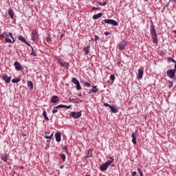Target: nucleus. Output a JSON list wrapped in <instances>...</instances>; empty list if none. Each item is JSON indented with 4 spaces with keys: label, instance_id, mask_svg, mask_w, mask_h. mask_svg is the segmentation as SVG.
I'll list each match as a JSON object with an SVG mask.
<instances>
[{
    "label": "nucleus",
    "instance_id": "bf43d9fd",
    "mask_svg": "<svg viewBox=\"0 0 176 176\" xmlns=\"http://www.w3.org/2000/svg\"><path fill=\"white\" fill-rule=\"evenodd\" d=\"M45 134H49V132H45Z\"/></svg>",
    "mask_w": 176,
    "mask_h": 176
},
{
    "label": "nucleus",
    "instance_id": "cd10ccee",
    "mask_svg": "<svg viewBox=\"0 0 176 176\" xmlns=\"http://www.w3.org/2000/svg\"><path fill=\"white\" fill-rule=\"evenodd\" d=\"M54 135V132H52L50 136L46 135L45 136V138H46L47 140H52V138H53Z\"/></svg>",
    "mask_w": 176,
    "mask_h": 176
},
{
    "label": "nucleus",
    "instance_id": "a19ab883",
    "mask_svg": "<svg viewBox=\"0 0 176 176\" xmlns=\"http://www.w3.org/2000/svg\"><path fill=\"white\" fill-rule=\"evenodd\" d=\"M110 79H111V80H115V75L111 74L110 76Z\"/></svg>",
    "mask_w": 176,
    "mask_h": 176
},
{
    "label": "nucleus",
    "instance_id": "09e8293b",
    "mask_svg": "<svg viewBox=\"0 0 176 176\" xmlns=\"http://www.w3.org/2000/svg\"><path fill=\"white\" fill-rule=\"evenodd\" d=\"M102 6H105L107 5V1H104L103 3H102Z\"/></svg>",
    "mask_w": 176,
    "mask_h": 176
},
{
    "label": "nucleus",
    "instance_id": "864d4df0",
    "mask_svg": "<svg viewBox=\"0 0 176 176\" xmlns=\"http://www.w3.org/2000/svg\"><path fill=\"white\" fill-rule=\"evenodd\" d=\"M167 6H168V4L166 5L165 7H164V9L166 8H167Z\"/></svg>",
    "mask_w": 176,
    "mask_h": 176
},
{
    "label": "nucleus",
    "instance_id": "4c0bfd02",
    "mask_svg": "<svg viewBox=\"0 0 176 176\" xmlns=\"http://www.w3.org/2000/svg\"><path fill=\"white\" fill-rule=\"evenodd\" d=\"M138 171L140 176H144V174L142 173V170H141V168H138Z\"/></svg>",
    "mask_w": 176,
    "mask_h": 176
},
{
    "label": "nucleus",
    "instance_id": "8fccbe9b",
    "mask_svg": "<svg viewBox=\"0 0 176 176\" xmlns=\"http://www.w3.org/2000/svg\"><path fill=\"white\" fill-rule=\"evenodd\" d=\"M98 5H99V6H102V3L99 2V3H98Z\"/></svg>",
    "mask_w": 176,
    "mask_h": 176
},
{
    "label": "nucleus",
    "instance_id": "13d9d810",
    "mask_svg": "<svg viewBox=\"0 0 176 176\" xmlns=\"http://www.w3.org/2000/svg\"><path fill=\"white\" fill-rule=\"evenodd\" d=\"M63 167H64L63 166H60V168H63Z\"/></svg>",
    "mask_w": 176,
    "mask_h": 176
},
{
    "label": "nucleus",
    "instance_id": "473e14b6",
    "mask_svg": "<svg viewBox=\"0 0 176 176\" xmlns=\"http://www.w3.org/2000/svg\"><path fill=\"white\" fill-rule=\"evenodd\" d=\"M92 153H93V150L90 149V150L88 151L87 157H91Z\"/></svg>",
    "mask_w": 176,
    "mask_h": 176
},
{
    "label": "nucleus",
    "instance_id": "79ce46f5",
    "mask_svg": "<svg viewBox=\"0 0 176 176\" xmlns=\"http://www.w3.org/2000/svg\"><path fill=\"white\" fill-rule=\"evenodd\" d=\"M173 81H170V82H169V88H170V89H171V87H173Z\"/></svg>",
    "mask_w": 176,
    "mask_h": 176
},
{
    "label": "nucleus",
    "instance_id": "7ed1b4c3",
    "mask_svg": "<svg viewBox=\"0 0 176 176\" xmlns=\"http://www.w3.org/2000/svg\"><path fill=\"white\" fill-rule=\"evenodd\" d=\"M32 41H34L35 42L38 38H39V34H38V30L36 29H33L32 31Z\"/></svg>",
    "mask_w": 176,
    "mask_h": 176
},
{
    "label": "nucleus",
    "instance_id": "c85d7f7f",
    "mask_svg": "<svg viewBox=\"0 0 176 176\" xmlns=\"http://www.w3.org/2000/svg\"><path fill=\"white\" fill-rule=\"evenodd\" d=\"M63 151H65L67 155H69V149H68V147L67 146H63Z\"/></svg>",
    "mask_w": 176,
    "mask_h": 176
},
{
    "label": "nucleus",
    "instance_id": "5fc2aeb1",
    "mask_svg": "<svg viewBox=\"0 0 176 176\" xmlns=\"http://www.w3.org/2000/svg\"><path fill=\"white\" fill-rule=\"evenodd\" d=\"M25 135H26L25 133L23 134V137H25Z\"/></svg>",
    "mask_w": 176,
    "mask_h": 176
},
{
    "label": "nucleus",
    "instance_id": "2eb2a0df",
    "mask_svg": "<svg viewBox=\"0 0 176 176\" xmlns=\"http://www.w3.org/2000/svg\"><path fill=\"white\" fill-rule=\"evenodd\" d=\"M58 63L62 66V67H67L68 65V63L64 60V59L59 58L58 59Z\"/></svg>",
    "mask_w": 176,
    "mask_h": 176
},
{
    "label": "nucleus",
    "instance_id": "aec40b11",
    "mask_svg": "<svg viewBox=\"0 0 176 176\" xmlns=\"http://www.w3.org/2000/svg\"><path fill=\"white\" fill-rule=\"evenodd\" d=\"M83 50L85 51V54H89V53H90V43H89L87 47H85Z\"/></svg>",
    "mask_w": 176,
    "mask_h": 176
},
{
    "label": "nucleus",
    "instance_id": "72a5a7b5",
    "mask_svg": "<svg viewBox=\"0 0 176 176\" xmlns=\"http://www.w3.org/2000/svg\"><path fill=\"white\" fill-rule=\"evenodd\" d=\"M76 90H81L82 89V87L80 86V82H79L78 84H76Z\"/></svg>",
    "mask_w": 176,
    "mask_h": 176
},
{
    "label": "nucleus",
    "instance_id": "39448f33",
    "mask_svg": "<svg viewBox=\"0 0 176 176\" xmlns=\"http://www.w3.org/2000/svg\"><path fill=\"white\" fill-rule=\"evenodd\" d=\"M126 45H127V42L125 40H122L118 44V47L120 50H124Z\"/></svg>",
    "mask_w": 176,
    "mask_h": 176
},
{
    "label": "nucleus",
    "instance_id": "0e129e2a",
    "mask_svg": "<svg viewBox=\"0 0 176 176\" xmlns=\"http://www.w3.org/2000/svg\"><path fill=\"white\" fill-rule=\"evenodd\" d=\"M31 1H34V0H31Z\"/></svg>",
    "mask_w": 176,
    "mask_h": 176
},
{
    "label": "nucleus",
    "instance_id": "a211bd4d",
    "mask_svg": "<svg viewBox=\"0 0 176 176\" xmlns=\"http://www.w3.org/2000/svg\"><path fill=\"white\" fill-rule=\"evenodd\" d=\"M69 102H73L75 104H79V102H80V100L78 99V98H74L72 97H70L69 98Z\"/></svg>",
    "mask_w": 176,
    "mask_h": 176
},
{
    "label": "nucleus",
    "instance_id": "680f3d73",
    "mask_svg": "<svg viewBox=\"0 0 176 176\" xmlns=\"http://www.w3.org/2000/svg\"><path fill=\"white\" fill-rule=\"evenodd\" d=\"M174 2H176V1L175 0H173Z\"/></svg>",
    "mask_w": 176,
    "mask_h": 176
},
{
    "label": "nucleus",
    "instance_id": "37998d69",
    "mask_svg": "<svg viewBox=\"0 0 176 176\" xmlns=\"http://www.w3.org/2000/svg\"><path fill=\"white\" fill-rule=\"evenodd\" d=\"M98 39H100V38L98 37V36L95 35L94 41H98Z\"/></svg>",
    "mask_w": 176,
    "mask_h": 176
},
{
    "label": "nucleus",
    "instance_id": "c756f323",
    "mask_svg": "<svg viewBox=\"0 0 176 176\" xmlns=\"http://www.w3.org/2000/svg\"><path fill=\"white\" fill-rule=\"evenodd\" d=\"M32 49V52H31V56H33V57H36V53H35V51L34 50V47H31Z\"/></svg>",
    "mask_w": 176,
    "mask_h": 176
},
{
    "label": "nucleus",
    "instance_id": "f257e3e1",
    "mask_svg": "<svg viewBox=\"0 0 176 176\" xmlns=\"http://www.w3.org/2000/svg\"><path fill=\"white\" fill-rule=\"evenodd\" d=\"M150 33L153 38V43H157V34H156V29H155V25H151Z\"/></svg>",
    "mask_w": 176,
    "mask_h": 176
},
{
    "label": "nucleus",
    "instance_id": "6e6d98bb",
    "mask_svg": "<svg viewBox=\"0 0 176 176\" xmlns=\"http://www.w3.org/2000/svg\"><path fill=\"white\" fill-rule=\"evenodd\" d=\"M79 97H82V95L81 94H78Z\"/></svg>",
    "mask_w": 176,
    "mask_h": 176
},
{
    "label": "nucleus",
    "instance_id": "20e7f679",
    "mask_svg": "<svg viewBox=\"0 0 176 176\" xmlns=\"http://www.w3.org/2000/svg\"><path fill=\"white\" fill-rule=\"evenodd\" d=\"M175 72L174 69H168L166 71V75L170 79H174L175 78Z\"/></svg>",
    "mask_w": 176,
    "mask_h": 176
},
{
    "label": "nucleus",
    "instance_id": "ea45409f",
    "mask_svg": "<svg viewBox=\"0 0 176 176\" xmlns=\"http://www.w3.org/2000/svg\"><path fill=\"white\" fill-rule=\"evenodd\" d=\"M62 108H66L67 109H69V108H71V106H67V105H63L62 104Z\"/></svg>",
    "mask_w": 176,
    "mask_h": 176
},
{
    "label": "nucleus",
    "instance_id": "58836bf2",
    "mask_svg": "<svg viewBox=\"0 0 176 176\" xmlns=\"http://www.w3.org/2000/svg\"><path fill=\"white\" fill-rule=\"evenodd\" d=\"M83 85H85V86H90V83H89V82L84 80L82 81Z\"/></svg>",
    "mask_w": 176,
    "mask_h": 176
},
{
    "label": "nucleus",
    "instance_id": "e433bc0d",
    "mask_svg": "<svg viewBox=\"0 0 176 176\" xmlns=\"http://www.w3.org/2000/svg\"><path fill=\"white\" fill-rule=\"evenodd\" d=\"M60 156L61 159L63 160V161L65 162V159H67L66 157H65V154H60Z\"/></svg>",
    "mask_w": 176,
    "mask_h": 176
},
{
    "label": "nucleus",
    "instance_id": "052dcab7",
    "mask_svg": "<svg viewBox=\"0 0 176 176\" xmlns=\"http://www.w3.org/2000/svg\"><path fill=\"white\" fill-rule=\"evenodd\" d=\"M175 34H176V30L174 31Z\"/></svg>",
    "mask_w": 176,
    "mask_h": 176
},
{
    "label": "nucleus",
    "instance_id": "f8f14e48",
    "mask_svg": "<svg viewBox=\"0 0 176 176\" xmlns=\"http://www.w3.org/2000/svg\"><path fill=\"white\" fill-rule=\"evenodd\" d=\"M14 65L15 69H16V71H20V70L23 69V66H21V65H20V63L17 61L14 62Z\"/></svg>",
    "mask_w": 176,
    "mask_h": 176
},
{
    "label": "nucleus",
    "instance_id": "4468645a",
    "mask_svg": "<svg viewBox=\"0 0 176 176\" xmlns=\"http://www.w3.org/2000/svg\"><path fill=\"white\" fill-rule=\"evenodd\" d=\"M63 107H64L63 106V104H59L56 107H54L52 110V113H57L58 112V109L63 108Z\"/></svg>",
    "mask_w": 176,
    "mask_h": 176
},
{
    "label": "nucleus",
    "instance_id": "0eeeda50",
    "mask_svg": "<svg viewBox=\"0 0 176 176\" xmlns=\"http://www.w3.org/2000/svg\"><path fill=\"white\" fill-rule=\"evenodd\" d=\"M71 116L72 118H74V119H79V118H80V116H82V111H72L71 113Z\"/></svg>",
    "mask_w": 176,
    "mask_h": 176
},
{
    "label": "nucleus",
    "instance_id": "a878e982",
    "mask_svg": "<svg viewBox=\"0 0 176 176\" xmlns=\"http://www.w3.org/2000/svg\"><path fill=\"white\" fill-rule=\"evenodd\" d=\"M72 83H74V85H78L79 83V80L77 79L76 78L74 77L72 79Z\"/></svg>",
    "mask_w": 176,
    "mask_h": 176
},
{
    "label": "nucleus",
    "instance_id": "c9c22d12",
    "mask_svg": "<svg viewBox=\"0 0 176 176\" xmlns=\"http://www.w3.org/2000/svg\"><path fill=\"white\" fill-rule=\"evenodd\" d=\"M168 61H170L171 63H174L175 64H176V60H175L174 58H173L171 57H168Z\"/></svg>",
    "mask_w": 176,
    "mask_h": 176
},
{
    "label": "nucleus",
    "instance_id": "b1692460",
    "mask_svg": "<svg viewBox=\"0 0 176 176\" xmlns=\"http://www.w3.org/2000/svg\"><path fill=\"white\" fill-rule=\"evenodd\" d=\"M10 35H9V33L4 32L3 34H0V38H9Z\"/></svg>",
    "mask_w": 176,
    "mask_h": 176
},
{
    "label": "nucleus",
    "instance_id": "bb28decb",
    "mask_svg": "<svg viewBox=\"0 0 176 176\" xmlns=\"http://www.w3.org/2000/svg\"><path fill=\"white\" fill-rule=\"evenodd\" d=\"M43 116L45 120H49V117H47V113H46V110H44L43 112Z\"/></svg>",
    "mask_w": 176,
    "mask_h": 176
},
{
    "label": "nucleus",
    "instance_id": "e2e57ef3",
    "mask_svg": "<svg viewBox=\"0 0 176 176\" xmlns=\"http://www.w3.org/2000/svg\"><path fill=\"white\" fill-rule=\"evenodd\" d=\"M47 142H50V141H49V140H47Z\"/></svg>",
    "mask_w": 176,
    "mask_h": 176
},
{
    "label": "nucleus",
    "instance_id": "9d476101",
    "mask_svg": "<svg viewBox=\"0 0 176 176\" xmlns=\"http://www.w3.org/2000/svg\"><path fill=\"white\" fill-rule=\"evenodd\" d=\"M18 39L19 41H21V42H23V43H25V45H27V46H31V44H30L23 36H19Z\"/></svg>",
    "mask_w": 176,
    "mask_h": 176
},
{
    "label": "nucleus",
    "instance_id": "c03bdc74",
    "mask_svg": "<svg viewBox=\"0 0 176 176\" xmlns=\"http://www.w3.org/2000/svg\"><path fill=\"white\" fill-rule=\"evenodd\" d=\"M92 10H100V8L94 7V8H92Z\"/></svg>",
    "mask_w": 176,
    "mask_h": 176
},
{
    "label": "nucleus",
    "instance_id": "de8ad7c7",
    "mask_svg": "<svg viewBox=\"0 0 176 176\" xmlns=\"http://www.w3.org/2000/svg\"><path fill=\"white\" fill-rule=\"evenodd\" d=\"M104 35H111V32H104Z\"/></svg>",
    "mask_w": 176,
    "mask_h": 176
},
{
    "label": "nucleus",
    "instance_id": "393cba45",
    "mask_svg": "<svg viewBox=\"0 0 176 176\" xmlns=\"http://www.w3.org/2000/svg\"><path fill=\"white\" fill-rule=\"evenodd\" d=\"M27 85L28 87H29L30 90L34 89V83H32V81H28Z\"/></svg>",
    "mask_w": 176,
    "mask_h": 176
},
{
    "label": "nucleus",
    "instance_id": "ddd939ff",
    "mask_svg": "<svg viewBox=\"0 0 176 176\" xmlns=\"http://www.w3.org/2000/svg\"><path fill=\"white\" fill-rule=\"evenodd\" d=\"M55 138L57 142H61V132H56L55 133Z\"/></svg>",
    "mask_w": 176,
    "mask_h": 176
},
{
    "label": "nucleus",
    "instance_id": "5701e85b",
    "mask_svg": "<svg viewBox=\"0 0 176 176\" xmlns=\"http://www.w3.org/2000/svg\"><path fill=\"white\" fill-rule=\"evenodd\" d=\"M102 16V13L100 12L97 14H95L92 16V19H94V20H97L98 19H100V17H101Z\"/></svg>",
    "mask_w": 176,
    "mask_h": 176
},
{
    "label": "nucleus",
    "instance_id": "4d7b16f0",
    "mask_svg": "<svg viewBox=\"0 0 176 176\" xmlns=\"http://www.w3.org/2000/svg\"><path fill=\"white\" fill-rule=\"evenodd\" d=\"M144 2H148V0H144Z\"/></svg>",
    "mask_w": 176,
    "mask_h": 176
},
{
    "label": "nucleus",
    "instance_id": "7c9ffc66",
    "mask_svg": "<svg viewBox=\"0 0 176 176\" xmlns=\"http://www.w3.org/2000/svg\"><path fill=\"white\" fill-rule=\"evenodd\" d=\"M1 160H3V162L6 163V162H8V157H6V155H2L1 156Z\"/></svg>",
    "mask_w": 176,
    "mask_h": 176
},
{
    "label": "nucleus",
    "instance_id": "3c124183",
    "mask_svg": "<svg viewBox=\"0 0 176 176\" xmlns=\"http://www.w3.org/2000/svg\"><path fill=\"white\" fill-rule=\"evenodd\" d=\"M176 72V63H175V69H173Z\"/></svg>",
    "mask_w": 176,
    "mask_h": 176
},
{
    "label": "nucleus",
    "instance_id": "49530a36",
    "mask_svg": "<svg viewBox=\"0 0 176 176\" xmlns=\"http://www.w3.org/2000/svg\"><path fill=\"white\" fill-rule=\"evenodd\" d=\"M137 175V172L134 171L132 173V176H136Z\"/></svg>",
    "mask_w": 176,
    "mask_h": 176
},
{
    "label": "nucleus",
    "instance_id": "423d86ee",
    "mask_svg": "<svg viewBox=\"0 0 176 176\" xmlns=\"http://www.w3.org/2000/svg\"><path fill=\"white\" fill-rule=\"evenodd\" d=\"M9 35L11 38H9V37L6 38L5 41L7 43H14V42H16V41L14 40V37H13V34L12 32H9Z\"/></svg>",
    "mask_w": 176,
    "mask_h": 176
},
{
    "label": "nucleus",
    "instance_id": "603ef678",
    "mask_svg": "<svg viewBox=\"0 0 176 176\" xmlns=\"http://www.w3.org/2000/svg\"><path fill=\"white\" fill-rule=\"evenodd\" d=\"M118 65H120V62L117 63Z\"/></svg>",
    "mask_w": 176,
    "mask_h": 176
},
{
    "label": "nucleus",
    "instance_id": "dca6fc26",
    "mask_svg": "<svg viewBox=\"0 0 176 176\" xmlns=\"http://www.w3.org/2000/svg\"><path fill=\"white\" fill-rule=\"evenodd\" d=\"M143 76H144V70L139 69L138 70V76H137L138 80H141V79H142Z\"/></svg>",
    "mask_w": 176,
    "mask_h": 176
},
{
    "label": "nucleus",
    "instance_id": "6ab92c4d",
    "mask_svg": "<svg viewBox=\"0 0 176 176\" xmlns=\"http://www.w3.org/2000/svg\"><path fill=\"white\" fill-rule=\"evenodd\" d=\"M98 91V89H97V86H94V87L91 89H89V94H91L93 93L94 94H96Z\"/></svg>",
    "mask_w": 176,
    "mask_h": 176
},
{
    "label": "nucleus",
    "instance_id": "412c9836",
    "mask_svg": "<svg viewBox=\"0 0 176 176\" xmlns=\"http://www.w3.org/2000/svg\"><path fill=\"white\" fill-rule=\"evenodd\" d=\"M109 108L111 109V111L113 112V113H118V112H119V110L118 108H116V107L109 106Z\"/></svg>",
    "mask_w": 176,
    "mask_h": 176
},
{
    "label": "nucleus",
    "instance_id": "1a4fd4ad",
    "mask_svg": "<svg viewBox=\"0 0 176 176\" xmlns=\"http://www.w3.org/2000/svg\"><path fill=\"white\" fill-rule=\"evenodd\" d=\"M2 79L4 80L6 83H10V80H12V77L8 76V74H3Z\"/></svg>",
    "mask_w": 176,
    "mask_h": 176
},
{
    "label": "nucleus",
    "instance_id": "6e6552de",
    "mask_svg": "<svg viewBox=\"0 0 176 176\" xmlns=\"http://www.w3.org/2000/svg\"><path fill=\"white\" fill-rule=\"evenodd\" d=\"M103 21L106 24H111V25H115V26L118 25V22H116V21L113 19H104Z\"/></svg>",
    "mask_w": 176,
    "mask_h": 176
},
{
    "label": "nucleus",
    "instance_id": "2f4dec72",
    "mask_svg": "<svg viewBox=\"0 0 176 176\" xmlns=\"http://www.w3.org/2000/svg\"><path fill=\"white\" fill-rule=\"evenodd\" d=\"M20 82V78H14L12 80V83H19Z\"/></svg>",
    "mask_w": 176,
    "mask_h": 176
},
{
    "label": "nucleus",
    "instance_id": "4be33fe9",
    "mask_svg": "<svg viewBox=\"0 0 176 176\" xmlns=\"http://www.w3.org/2000/svg\"><path fill=\"white\" fill-rule=\"evenodd\" d=\"M8 14L10 17L13 20V17H14V12H13V10L9 9L8 10Z\"/></svg>",
    "mask_w": 176,
    "mask_h": 176
},
{
    "label": "nucleus",
    "instance_id": "f704fd0d",
    "mask_svg": "<svg viewBox=\"0 0 176 176\" xmlns=\"http://www.w3.org/2000/svg\"><path fill=\"white\" fill-rule=\"evenodd\" d=\"M46 41H47V43H52V38H50V36H48L46 38Z\"/></svg>",
    "mask_w": 176,
    "mask_h": 176
},
{
    "label": "nucleus",
    "instance_id": "a18cd8bd",
    "mask_svg": "<svg viewBox=\"0 0 176 176\" xmlns=\"http://www.w3.org/2000/svg\"><path fill=\"white\" fill-rule=\"evenodd\" d=\"M104 107H109H109H111V106L109 105V104H108V103H104Z\"/></svg>",
    "mask_w": 176,
    "mask_h": 176
},
{
    "label": "nucleus",
    "instance_id": "9b49d317",
    "mask_svg": "<svg viewBox=\"0 0 176 176\" xmlns=\"http://www.w3.org/2000/svg\"><path fill=\"white\" fill-rule=\"evenodd\" d=\"M58 101H60V98H58V96H54L52 97L50 102H52V104H57Z\"/></svg>",
    "mask_w": 176,
    "mask_h": 176
},
{
    "label": "nucleus",
    "instance_id": "f3484780",
    "mask_svg": "<svg viewBox=\"0 0 176 176\" xmlns=\"http://www.w3.org/2000/svg\"><path fill=\"white\" fill-rule=\"evenodd\" d=\"M132 142L134 145L137 144V132L132 133Z\"/></svg>",
    "mask_w": 176,
    "mask_h": 176
},
{
    "label": "nucleus",
    "instance_id": "f03ea898",
    "mask_svg": "<svg viewBox=\"0 0 176 176\" xmlns=\"http://www.w3.org/2000/svg\"><path fill=\"white\" fill-rule=\"evenodd\" d=\"M109 159H111V160H109L107 161L106 163L102 164L100 167V170L101 171H105V170H107L108 168V167H109V166H111V164H112V163H113V158H112V157H110Z\"/></svg>",
    "mask_w": 176,
    "mask_h": 176
}]
</instances>
